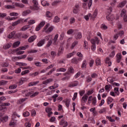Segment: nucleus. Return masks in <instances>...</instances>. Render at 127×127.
<instances>
[{
    "mask_svg": "<svg viewBox=\"0 0 127 127\" xmlns=\"http://www.w3.org/2000/svg\"><path fill=\"white\" fill-rule=\"evenodd\" d=\"M60 21V18L57 16H56L53 20L54 22H56V23H57Z\"/></svg>",
    "mask_w": 127,
    "mask_h": 127,
    "instance_id": "bb28decb",
    "label": "nucleus"
},
{
    "mask_svg": "<svg viewBox=\"0 0 127 127\" xmlns=\"http://www.w3.org/2000/svg\"><path fill=\"white\" fill-rule=\"evenodd\" d=\"M56 70V68L54 67L53 69H52L50 71L48 72V73H47V76H49L50 75H51L54 71Z\"/></svg>",
    "mask_w": 127,
    "mask_h": 127,
    "instance_id": "c9c22d12",
    "label": "nucleus"
},
{
    "mask_svg": "<svg viewBox=\"0 0 127 127\" xmlns=\"http://www.w3.org/2000/svg\"><path fill=\"white\" fill-rule=\"evenodd\" d=\"M19 23H23V19H20L12 24V26H16L17 24H19Z\"/></svg>",
    "mask_w": 127,
    "mask_h": 127,
    "instance_id": "9b49d317",
    "label": "nucleus"
},
{
    "mask_svg": "<svg viewBox=\"0 0 127 127\" xmlns=\"http://www.w3.org/2000/svg\"><path fill=\"white\" fill-rule=\"evenodd\" d=\"M88 104H92L93 106H96L97 104V98L96 97H93V96H90L88 98V100L87 101Z\"/></svg>",
    "mask_w": 127,
    "mask_h": 127,
    "instance_id": "7ed1b4c3",
    "label": "nucleus"
},
{
    "mask_svg": "<svg viewBox=\"0 0 127 127\" xmlns=\"http://www.w3.org/2000/svg\"><path fill=\"white\" fill-rule=\"evenodd\" d=\"M69 22L70 24L74 23L75 22V18L71 17L69 20Z\"/></svg>",
    "mask_w": 127,
    "mask_h": 127,
    "instance_id": "13d9d810",
    "label": "nucleus"
},
{
    "mask_svg": "<svg viewBox=\"0 0 127 127\" xmlns=\"http://www.w3.org/2000/svg\"><path fill=\"white\" fill-rule=\"evenodd\" d=\"M64 50V48H63L62 47H60L59 50V52H58V55L59 56H60V55H61V54H62V53H63Z\"/></svg>",
    "mask_w": 127,
    "mask_h": 127,
    "instance_id": "72a5a7b5",
    "label": "nucleus"
},
{
    "mask_svg": "<svg viewBox=\"0 0 127 127\" xmlns=\"http://www.w3.org/2000/svg\"><path fill=\"white\" fill-rule=\"evenodd\" d=\"M29 13H30V10H27L25 11H24L22 12V15H23V16H25V15H27V14H28Z\"/></svg>",
    "mask_w": 127,
    "mask_h": 127,
    "instance_id": "f704fd0d",
    "label": "nucleus"
},
{
    "mask_svg": "<svg viewBox=\"0 0 127 127\" xmlns=\"http://www.w3.org/2000/svg\"><path fill=\"white\" fill-rule=\"evenodd\" d=\"M25 127H31V124L29 122L27 121L25 123Z\"/></svg>",
    "mask_w": 127,
    "mask_h": 127,
    "instance_id": "0e129e2a",
    "label": "nucleus"
},
{
    "mask_svg": "<svg viewBox=\"0 0 127 127\" xmlns=\"http://www.w3.org/2000/svg\"><path fill=\"white\" fill-rule=\"evenodd\" d=\"M11 59L14 62H15V61H17L18 60H20L19 57H13L11 58Z\"/></svg>",
    "mask_w": 127,
    "mask_h": 127,
    "instance_id": "49530a36",
    "label": "nucleus"
},
{
    "mask_svg": "<svg viewBox=\"0 0 127 127\" xmlns=\"http://www.w3.org/2000/svg\"><path fill=\"white\" fill-rule=\"evenodd\" d=\"M26 100V99H25V98H22L20 100H18L17 101V104L18 105H20V104H22L23 103V102H25Z\"/></svg>",
    "mask_w": 127,
    "mask_h": 127,
    "instance_id": "58836bf2",
    "label": "nucleus"
},
{
    "mask_svg": "<svg viewBox=\"0 0 127 127\" xmlns=\"http://www.w3.org/2000/svg\"><path fill=\"white\" fill-rule=\"evenodd\" d=\"M10 16H18V13L17 12H11L9 14Z\"/></svg>",
    "mask_w": 127,
    "mask_h": 127,
    "instance_id": "6e6d98bb",
    "label": "nucleus"
},
{
    "mask_svg": "<svg viewBox=\"0 0 127 127\" xmlns=\"http://www.w3.org/2000/svg\"><path fill=\"white\" fill-rule=\"evenodd\" d=\"M76 54V52L73 51L71 53L68 54L66 55V58H71V57H73V55H75Z\"/></svg>",
    "mask_w": 127,
    "mask_h": 127,
    "instance_id": "4be33fe9",
    "label": "nucleus"
},
{
    "mask_svg": "<svg viewBox=\"0 0 127 127\" xmlns=\"http://www.w3.org/2000/svg\"><path fill=\"white\" fill-rule=\"evenodd\" d=\"M28 28H30V26L29 25L24 26L21 28V30H22V31H25V30H27Z\"/></svg>",
    "mask_w": 127,
    "mask_h": 127,
    "instance_id": "412c9836",
    "label": "nucleus"
},
{
    "mask_svg": "<svg viewBox=\"0 0 127 127\" xmlns=\"http://www.w3.org/2000/svg\"><path fill=\"white\" fill-rule=\"evenodd\" d=\"M83 60V59L82 58H73L71 61V63H73L74 64H78L80 61H82Z\"/></svg>",
    "mask_w": 127,
    "mask_h": 127,
    "instance_id": "20e7f679",
    "label": "nucleus"
},
{
    "mask_svg": "<svg viewBox=\"0 0 127 127\" xmlns=\"http://www.w3.org/2000/svg\"><path fill=\"white\" fill-rule=\"evenodd\" d=\"M46 16L47 17H48L49 18H51V17L52 16V13L49 11H47L46 12Z\"/></svg>",
    "mask_w": 127,
    "mask_h": 127,
    "instance_id": "864d4df0",
    "label": "nucleus"
},
{
    "mask_svg": "<svg viewBox=\"0 0 127 127\" xmlns=\"http://www.w3.org/2000/svg\"><path fill=\"white\" fill-rule=\"evenodd\" d=\"M60 125L61 127H67L68 123L65 120H63L60 122Z\"/></svg>",
    "mask_w": 127,
    "mask_h": 127,
    "instance_id": "9d476101",
    "label": "nucleus"
},
{
    "mask_svg": "<svg viewBox=\"0 0 127 127\" xmlns=\"http://www.w3.org/2000/svg\"><path fill=\"white\" fill-rule=\"evenodd\" d=\"M95 63L97 66H101L102 64L101 63V60L100 59H97L95 61Z\"/></svg>",
    "mask_w": 127,
    "mask_h": 127,
    "instance_id": "c85d7f7f",
    "label": "nucleus"
},
{
    "mask_svg": "<svg viewBox=\"0 0 127 127\" xmlns=\"http://www.w3.org/2000/svg\"><path fill=\"white\" fill-rule=\"evenodd\" d=\"M106 119H107L109 122H111V123H115V122H116L114 119H112L111 117L107 116L106 117Z\"/></svg>",
    "mask_w": 127,
    "mask_h": 127,
    "instance_id": "37998d69",
    "label": "nucleus"
},
{
    "mask_svg": "<svg viewBox=\"0 0 127 127\" xmlns=\"http://www.w3.org/2000/svg\"><path fill=\"white\" fill-rule=\"evenodd\" d=\"M1 78V79H7V80H11V79H12V77L6 76L5 75H2Z\"/></svg>",
    "mask_w": 127,
    "mask_h": 127,
    "instance_id": "c756f323",
    "label": "nucleus"
},
{
    "mask_svg": "<svg viewBox=\"0 0 127 127\" xmlns=\"http://www.w3.org/2000/svg\"><path fill=\"white\" fill-rule=\"evenodd\" d=\"M106 91H110L111 89V85H106L105 87Z\"/></svg>",
    "mask_w": 127,
    "mask_h": 127,
    "instance_id": "338daca9",
    "label": "nucleus"
},
{
    "mask_svg": "<svg viewBox=\"0 0 127 127\" xmlns=\"http://www.w3.org/2000/svg\"><path fill=\"white\" fill-rule=\"evenodd\" d=\"M78 85V82L77 81L74 82V83H70L68 85V87H76Z\"/></svg>",
    "mask_w": 127,
    "mask_h": 127,
    "instance_id": "473e14b6",
    "label": "nucleus"
},
{
    "mask_svg": "<svg viewBox=\"0 0 127 127\" xmlns=\"http://www.w3.org/2000/svg\"><path fill=\"white\" fill-rule=\"evenodd\" d=\"M82 38V33L81 32H78L75 35L76 39H81Z\"/></svg>",
    "mask_w": 127,
    "mask_h": 127,
    "instance_id": "5701e85b",
    "label": "nucleus"
},
{
    "mask_svg": "<svg viewBox=\"0 0 127 127\" xmlns=\"http://www.w3.org/2000/svg\"><path fill=\"white\" fill-rule=\"evenodd\" d=\"M17 87V85H10L9 87V90H12L13 89H16V88Z\"/></svg>",
    "mask_w": 127,
    "mask_h": 127,
    "instance_id": "680f3d73",
    "label": "nucleus"
},
{
    "mask_svg": "<svg viewBox=\"0 0 127 127\" xmlns=\"http://www.w3.org/2000/svg\"><path fill=\"white\" fill-rule=\"evenodd\" d=\"M15 6L16 7H19V8H23V7H25V5L21 3H17L16 2L14 4V5H5V8H7V9H13V8H15Z\"/></svg>",
    "mask_w": 127,
    "mask_h": 127,
    "instance_id": "f257e3e1",
    "label": "nucleus"
},
{
    "mask_svg": "<svg viewBox=\"0 0 127 127\" xmlns=\"http://www.w3.org/2000/svg\"><path fill=\"white\" fill-rule=\"evenodd\" d=\"M14 34H15V32L13 31L11 32L8 35V38H12L13 37Z\"/></svg>",
    "mask_w": 127,
    "mask_h": 127,
    "instance_id": "79ce46f5",
    "label": "nucleus"
},
{
    "mask_svg": "<svg viewBox=\"0 0 127 127\" xmlns=\"http://www.w3.org/2000/svg\"><path fill=\"white\" fill-rule=\"evenodd\" d=\"M86 67H87V61L84 60L82 62L81 68L83 69H86Z\"/></svg>",
    "mask_w": 127,
    "mask_h": 127,
    "instance_id": "b1692460",
    "label": "nucleus"
},
{
    "mask_svg": "<svg viewBox=\"0 0 127 127\" xmlns=\"http://www.w3.org/2000/svg\"><path fill=\"white\" fill-rule=\"evenodd\" d=\"M90 41L91 44H96V43H97L98 45L99 44V43H100V41L99 40V39L98 38V37H95L94 39H92Z\"/></svg>",
    "mask_w": 127,
    "mask_h": 127,
    "instance_id": "f8f14e48",
    "label": "nucleus"
},
{
    "mask_svg": "<svg viewBox=\"0 0 127 127\" xmlns=\"http://www.w3.org/2000/svg\"><path fill=\"white\" fill-rule=\"evenodd\" d=\"M116 2H117V0H114L113 2H111L110 3V7H114L115 5H116Z\"/></svg>",
    "mask_w": 127,
    "mask_h": 127,
    "instance_id": "3c124183",
    "label": "nucleus"
},
{
    "mask_svg": "<svg viewBox=\"0 0 127 127\" xmlns=\"http://www.w3.org/2000/svg\"><path fill=\"white\" fill-rule=\"evenodd\" d=\"M83 47L84 49H86V50H88V49L89 48V47H88V42L86 41L84 42Z\"/></svg>",
    "mask_w": 127,
    "mask_h": 127,
    "instance_id": "e433bc0d",
    "label": "nucleus"
},
{
    "mask_svg": "<svg viewBox=\"0 0 127 127\" xmlns=\"http://www.w3.org/2000/svg\"><path fill=\"white\" fill-rule=\"evenodd\" d=\"M87 101H88V95L85 94L81 99V105H82L83 104H85V103H87Z\"/></svg>",
    "mask_w": 127,
    "mask_h": 127,
    "instance_id": "6e6552de",
    "label": "nucleus"
},
{
    "mask_svg": "<svg viewBox=\"0 0 127 127\" xmlns=\"http://www.w3.org/2000/svg\"><path fill=\"white\" fill-rule=\"evenodd\" d=\"M38 83H39V81L32 82L28 84V86L29 87H31L32 86H35L36 85H37Z\"/></svg>",
    "mask_w": 127,
    "mask_h": 127,
    "instance_id": "6ab92c4d",
    "label": "nucleus"
},
{
    "mask_svg": "<svg viewBox=\"0 0 127 127\" xmlns=\"http://www.w3.org/2000/svg\"><path fill=\"white\" fill-rule=\"evenodd\" d=\"M67 71L68 73H70V74H74V68L72 67L68 68Z\"/></svg>",
    "mask_w": 127,
    "mask_h": 127,
    "instance_id": "ea45409f",
    "label": "nucleus"
},
{
    "mask_svg": "<svg viewBox=\"0 0 127 127\" xmlns=\"http://www.w3.org/2000/svg\"><path fill=\"white\" fill-rule=\"evenodd\" d=\"M49 26L50 27L48 28ZM53 29H54V26H50V23H48L44 27V31L46 33H50V32H52V31H53Z\"/></svg>",
    "mask_w": 127,
    "mask_h": 127,
    "instance_id": "f03ea898",
    "label": "nucleus"
},
{
    "mask_svg": "<svg viewBox=\"0 0 127 127\" xmlns=\"http://www.w3.org/2000/svg\"><path fill=\"white\" fill-rule=\"evenodd\" d=\"M10 44H7L3 46V48L4 49H8V48H10Z\"/></svg>",
    "mask_w": 127,
    "mask_h": 127,
    "instance_id": "e2e57ef3",
    "label": "nucleus"
},
{
    "mask_svg": "<svg viewBox=\"0 0 127 127\" xmlns=\"http://www.w3.org/2000/svg\"><path fill=\"white\" fill-rule=\"evenodd\" d=\"M113 101H114V99H113L112 97H108L107 103L109 104H111L112 103Z\"/></svg>",
    "mask_w": 127,
    "mask_h": 127,
    "instance_id": "4d7b16f0",
    "label": "nucleus"
},
{
    "mask_svg": "<svg viewBox=\"0 0 127 127\" xmlns=\"http://www.w3.org/2000/svg\"><path fill=\"white\" fill-rule=\"evenodd\" d=\"M36 21L34 19L30 20L28 22V24L30 26V25H32V24H34L35 23Z\"/></svg>",
    "mask_w": 127,
    "mask_h": 127,
    "instance_id": "4c0bfd02",
    "label": "nucleus"
},
{
    "mask_svg": "<svg viewBox=\"0 0 127 127\" xmlns=\"http://www.w3.org/2000/svg\"><path fill=\"white\" fill-rule=\"evenodd\" d=\"M30 115V114L29 113V112H28V111H25L23 113V116L24 117H29Z\"/></svg>",
    "mask_w": 127,
    "mask_h": 127,
    "instance_id": "8fccbe9b",
    "label": "nucleus"
},
{
    "mask_svg": "<svg viewBox=\"0 0 127 127\" xmlns=\"http://www.w3.org/2000/svg\"><path fill=\"white\" fill-rule=\"evenodd\" d=\"M51 111H52V108H47L45 109V111L47 113L49 118H50V117H51V115H53V112Z\"/></svg>",
    "mask_w": 127,
    "mask_h": 127,
    "instance_id": "39448f33",
    "label": "nucleus"
},
{
    "mask_svg": "<svg viewBox=\"0 0 127 127\" xmlns=\"http://www.w3.org/2000/svg\"><path fill=\"white\" fill-rule=\"evenodd\" d=\"M108 82H109L112 85H114V86H116L117 87H119L120 86V83L114 82V81L111 80H108Z\"/></svg>",
    "mask_w": 127,
    "mask_h": 127,
    "instance_id": "cd10ccee",
    "label": "nucleus"
},
{
    "mask_svg": "<svg viewBox=\"0 0 127 127\" xmlns=\"http://www.w3.org/2000/svg\"><path fill=\"white\" fill-rule=\"evenodd\" d=\"M106 18L107 20H114L115 19V16L112 14H109L107 16Z\"/></svg>",
    "mask_w": 127,
    "mask_h": 127,
    "instance_id": "ddd939ff",
    "label": "nucleus"
},
{
    "mask_svg": "<svg viewBox=\"0 0 127 127\" xmlns=\"http://www.w3.org/2000/svg\"><path fill=\"white\" fill-rule=\"evenodd\" d=\"M127 4V0H124L122 2H120L117 5V7L123 8L125 5Z\"/></svg>",
    "mask_w": 127,
    "mask_h": 127,
    "instance_id": "0eeeda50",
    "label": "nucleus"
},
{
    "mask_svg": "<svg viewBox=\"0 0 127 127\" xmlns=\"http://www.w3.org/2000/svg\"><path fill=\"white\" fill-rule=\"evenodd\" d=\"M27 48H28V45L19 47L20 50H25V49H27Z\"/></svg>",
    "mask_w": 127,
    "mask_h": 127,
    "instance_id": "bf43d9fd",
    "label": "nucleus"
},
{
    "mask_svg": "<svg viewBox=\"0 0 127 127\" xmlns=\"http://www.w3.org/2000/svg\"><path fill=\"white\" fill-rule=\"evenodd\" d=\"M85 90H80L79 92V94L80 95V96H81V97H82V96H83L84 95V94H85Z\"/></svg>",
    "mask_w": 127,
    "mask_h": 127,
    "instance_id": "774afa93",
    "label": "nucleus"
},
{
    "mask_svg": "<svg viewBox=\"0 0 127 127\" xmlns=\"http://www.w3.org/2000/svg\"><path fill=\"white\" fill-rule=\"evenodd\" d=\"M36 37H37L36 35L32 36L28 39V42H30V43H31V42H33V41L35 40V39H36Z\"/></svg>",
    "mask_w": 127,
    "mask_h": 127,
    "instance_id": "2eb2a0df",
    "label": "nucleus"
},
{
    "mask_svg": "<svg viewBox=\"0 0 127 127\" xmlns=\"http://www.w3.org/2000/svg\"><path fill=\"white\" fill-rule=\"evenodd\" d=\"M121 16H126L127 15V10L125 9H123L120 14Z\"/></svg>",
    "mask_w": 127,
    "mask_h": 127,
    "instance_id": "aec40b11",
    "label": "nucleus"
},
{
    "mask_svg": "<svg viewBox=\"0 0 127 127\" xmlns=\"http://www.w3.org/2000/svg\"><path fill=\"white\" fill-rule=\"evenodd\" d=\"M92 44L91 46V49L92 50V51H95L96 50V44Z\"/></svg>",
    "mask_w": 127,
    "mask_h": 127,
    "instance_id": "052dcab7",
    "label": "nucleus"
},
{
    "mask_svg": "<svg viewBox=\"0 0 127 127\" xmlns=\"http://www.w3.org/2000/svg\"><path fill=\"white\" fill-rule=\"evenodd\" d=\"M115 94H117L118 96L120 95V92H119V87H115L114 90Z\"/></svg>",
    "mask_w": 127,
    "mask_h": 127,
    "instance_id": "5fc2aeb1",
    "label": "nucleus"
},
{
    "mask_svg": "<svg viewBox=\"0 0 127 127\" xmlns=\"http://www.w3.org/2000/svg\"><path fill=\"white\" fill-rule=\"evenodd\" d=\"M64 76H65V79H69L71 75L69 72H65L64 73Z\"/></svg>",
    "mask_w": 127,
    "mask_h": 127,
    "instance_id": "c03bdc74",
    "label": "nucleus"
},
{
    "mask_svg": "<svg viewBox=\"0 0 127 127\" xmlns=\"http://www.w3.org/2000/svg\"><path fill=\"white\" fill-rule=\"evenodd\" d=\"M7 81H5V80H1L0 82V85H6V84H7Z\"/></svg>",
    "mask_w": 127,
    "mask_h": 127,
    "instance_id": "69168bd1",
    "label": "nucleus"
},
{
    "mask_svg": "<svg viewBox=\"0 0 127 127\" xmlns=\"http://www.w3.org/2000/svg\"><path fill=\"white\" fill-rule=\"evenodd\" d=\"M39 94V92L37 91L33 93V91H31L28 92V96H30L31 98H34V97H36Z\"/></svg>",
    "mask_w": 127,
    "mask_h": 127,
    "instance_id": "423d86ee",
    "label": "nucleus"
},
{
    "mask_svg": "<svg viewBox=\"0 0 127 127\" xmlns=\"http://www.w3.org/2000/svg\"><path fill=\"white\" fill-rule=\"evenodd\" d=\"M29 73V70H25L21 72V75L23 76V75H26V74H28Z\"/></svg>",
    "mask_w": 127,
    "mask_h": 127,
    "instance_id": "a18cd8bd",
    "label": "nucleus"
},
{
    "mask_svg": "<svg viewBox=\"0 0 127 127\" xmlns=\"http://www.w3.org/2000/svg\"><path fill=\"white\" fill-rule=\"evenodd\" d=\"M1 119V122H2V123H6V122L7 121H8V116H5L4 117H3L2 119Z\"/></svg>",
    "mask_w": 127,
    "mask_h": 127,
    "instance_id": "393cba45",
    "label": "nucleus"
},
{
    "mask_svg": "<svg viewBox=\"0 0 127 127\" xmlns=\"http://www.w3.org/2000/svg\"><path fill=\"white\" fill-rule=\"evenodd\" d=\"M57 72H66V68H60L57 69Z\"/></svg>",
    "mask_w": 127,
    "mask_h": 127,
    "instance_id": "de8ad7c7",
    "label": "nucleus"
},
{
    "mask_svg": "<svg viewBox=\"0 0 127 127\" xmlns=\"http://www.w3.org/2000/svg\"><path fill=\"white\" fill-rule=\"evenodd\" d=\"M33 3L34 4V9H38V2L37 1V0H33Z\"/></svg>",
    "mask_w": 127,
    "mask_h": 127,
    "instance_id": "4468645a",
    "label": "nucleus"
},
{
    "mask_svg": "<svg viewBox=\"0 0 127 127\" xmlns=\"http://www.w3.org/2000/svg\"><path fill=\"white\" fill-rule=\"evenodd\" d=\"M105 63L106 64H108V66H111L112 65V62L110 60V58H106L105 59Z\"/></svg>",
    "mask_w": 127,
    "mask_h": 127,
    "instance_id": "a211bd4d",
    "label": "nucleus"
},
{
    "mask_svg": "<svg viewBox=\"0 0 127 127\" xmlns=\"http://www.w3.org/2000/svg\"><path fill=\"white\" fill-rule=\"evenodd\" d=\"M20 44V42L17 41L15 42L13 44V47L14 48H16V47H18V46Z\"/></svg>",
    "mask_w": 127,
    "mask_h": 127,
    "instance_id": "2f4dec72",
    "label": "nucleus"
},
{
    "mask_svg": "<svg viewBox=\"0 0 127 127\" xmlns=\"http://www.w3.org/2000/svg\"><path fill=\"white\" fill-rule=\"evenodd\" d=\"M77 44H78V41H75L72 44L71 46L70 47L71 49H73L74 47H75V46L76 45H77Z\"/></svg>",
    "mask_w": 127,
    "mask_h": 127,
    "instance_id": "603ef678",
    "label": "nucleus"
},
{
    "mask_svg": "<svg viewBox=\"0 0 127 127\" xmlns=\"http://www.w3.org/2000/svg\"><path fill=\"white\" fill-rule=\"evenodd\" d=\"M41 3L43 6H45L46 5H49V3H48L46 0H42L41 1Z\"/></svg>",
    "mask_w": 127,
    "mask_h": 127,
    "instance_id": "09e8293b",
    "label": "nucleus"
},
{
    "mask_svg": "<svg viewBox=\"0 0 127 127\" xmlns=\"http://www.w3.org/2000/svg\"><path fill=\"white\" fill-rule=\"evenodd\" d=\"M97 15H98V9H96L95 11L93 12L92 15H91V18H96L97 17Z\"/></svg>",
    "mask_w": 127,
    "mask_h": 127,
    "instance_id": "dca6fc26",
    "label": "nucleus"
},
{
    "mask_svg": "<svg viewBox=\"0 0 127 127\" xmlns=\"http://www.w3.org/2000/svg\"><path fill=\"white\" fill-rule=\"evenodd\" d=\"M45 42V40H42L37 44V46H39V47H40L42 46V45H43V44H44Z\"/></svg>",
    "mask_w": 127,
    "mask_h": 127,
    "instance_id": "7c9ffc66",
    "label": "nucleus"
},
{
    "mask_svg": "<svg viewBox=\"0 0 127 127\" xmlns=\"http://www.w3.org/2000/svg\"><path fill=\"white\" fill-rule=\"evenodd\" d=\"M92 16V14L91 13H88L87 15L84 16V18L86 21H88L89 20L90 17H91Z\"/></svg>",
    "mask_w": 127,
    "mask_h": 127,
    "instance_id": "a878e982",
    "label": "nucleus"
},
{
    "mask_svg": "<svg viewBox=\"0 0 127 127\" xmlns=\"http://www.w3.org/2000/svg\"><path fill=\"white\" fill-rule=\"evenodd\" d=\"M58 36H59V35L57 34L55 37H54V44H55V45H56L57 44L56 43V41H57V39H58Z\"/></svg>",
    "mask_w": 127,
    "mask_h": 127,
    "instance_id": "a19ab883",
    "label": "nucleus"
},
{
    "mask_svg": "<svg viewBox=\"0 0 127 127\" xmlns=\"http://www.w3.org/2000/svg\"><path fill=\"white\" fill-rule=\"evenodd\" d=\"M123 56H122V54L118 53L116 55V61L117 63H120L121 62V60H122Z\"/></svg>",
    "mask_w": 127,
    "mask_h": 127,
    "instance_id": "1a4fd4ad",
    "label": "nucleus"
},
{
    "mask_svg": "<svg viewBox=\"0 0 127 127\" xmlns=\"http://www.w3.org/2000/svg\"><path fill=\"white\" fill-rule=\"evenodd\" d=\"M64 103H65L66 108H69V105H70V102H71L70 99H66L64 101Z\"/></svg>",
    "mask_w": 127,
    "mask_h": 127,
    "instance_id": "f3484780",
    "label": "nucleus"
}]
</instances>
